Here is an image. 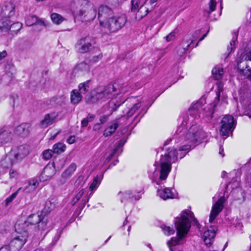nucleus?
<instances>
[{
    "mask_svg": "<svg viewBox=\"0 0 251 251\" xmlns=\"http://www.w3.org/2000/svg\"><path fill=\"white\" fill-rule=\"evenodd\" d=\"M238 31L234 33L232 39L230 42V46L227 47V50L229 51V54L232 52L235 49V42L237 40Z\"/></svg>",
    "mask_w": 251,
    "mask_h": 251,
    "instance_id": "obj_40",
    "label": "nucleus"
},
{
    "mask_svg": "<svg viewBox=\"0 0 251 251\" xmlns=\"http://www.w3.org/2000/svg\"><path fill=\"white\" fill-rule=\"evenodd\" d=\"M43 214L41 213L40 215L37 214H32L30 215L27 218L26 222H27L28 225H37V223L41 220V218L43 216Z\"/></svg>",
    "mask_w": 251,
    "mask_h": 251,
    "instance_id": "obj_28",
    "label": "nucleus"
},
{
    "mask_svg": "<svg viewBox=\"0 0 251 251\" xmlns=\"http://www.w3.org/2000/svg\"><path fill=\"white\" fill-rule=\"evenodd\" d=\"M12 139V131L7 126L0 127V145L7 143Z\"/></svg>",
    "mask_w": 251,
    "mask_h": 251,
    "instance_id": "obj_14",
    "label": "nucleus"
},
{
    "mask_svg": "<svg viewBox=\"0 0 251 251\" xmlns=\"http://www.w3.org/2000/svg\"><path fill=\"white\" fill-rule=\"evenodd\" d=\"M216 232L214 228L211 227V229H207L203 233V241L206 246L211 245L215 237Z\"/></svg>",
    "mask_w": 251,
    "mask_h": 251,
    "instance_id": "obj_17",
    "label": "nucleus"
},
{
    "mask_svg": "<svg viewBox=\"0 0 251 251\" xmlns=\"http://www.w3.org/2000/svg\"><path fill=\"white\" fill-rule=\"evenodd\" d=\"M141 106V103L140 102L134 103L132 106L129 108L127 112V117H131L135 112Z\"/></svg>",
    "mask_w": 251,
    "mask_h": 251,
    "instance_id": "obj_35",
    "label": "nucleus"
},
{
    "mask_svg": "<svg viewBox=\"0 0 251 251\" xmlns=\"http://www.w3.org/2000/svg\"><path fill=\"white\" fill-rule=\"evenodd\" d=\"M50 18L52 22L56 25L60 24L65 20L60 15L56 13H52Z\"/></svg>",
    "mask_w": 251,
    "mask_h": 251,
    "instance_id": "obj_34",
    "label": "nucleus"
},
{
    "mask_svg": "<svg viewBox=\"0 0 251 251\" xmlns=\"http://www.w3.org/2000/svg\"><path fill=\"white\" fill-rule=\"evenodd\" d=\"M113 15V10L107 6L102 5L98 9V18L100 25L103 27Z\"/></svg>",
    "mask_w": 251,
    "mask_h": 251,
    "instance_id": "obj_10",
    "label": "nucleus"
},
{
    "mask_svg": "<svg viewBox=\"0 0 251 251\" xmlns=\"http://www.w3.org/2000/svg\"><path fill=\"white\" fill-rule=\"evenodd\" d=\"M176 230L177 238L173 237L168 241L167 245L170 251H176V245L179 244L180 241L188 233L191 227V224L200 229L201 225L197 220L194 217L191 211H182L180 216L176 218L174 222Z\"/></svg>",
    "mask_w": 251,
    "mask_h": 251,
    "instance_id": "obj_1",
    "label": "nucleus"
},
{
    "mask_svg": "<svg viewBox=\"0 0 251 251\" xmlns=\"http://www.w3.org/2000/svg\"><path fill=\"white\" fill-rule=\"evenodd\" d=\"M226 201L225 198L222 197L218 201L213 205L211 211L209 222L212 223L224 208V203Z\"/></svg>",
    "mask_w": 251,
    "mask_h": 251,
    "instance_id": "obj_11",
    "label": "nucleus"
},
{
    "mask_svg": "<svg viewBox=\"0 0 251 251\" xmlns=\"http://www.w3.org/2000/svg\"><path fill=\"white\" fill-rule=\"evenodd\" d=\"M39 229L44 230L46 229L47 226V217L43 215L41 218V220L37 224Z\"/></svg>",
    "mask_w": 251,
    "mask_h": 251,
    "instance_id": "obj_36",
    "label": "nucleus"
},
{
    "mask_svg": "<svg viewBox=\"0 0 251 251\" xmlns=\"http://www.w3.org/2000/svg\"><path fill=\"white\" fill-rule=\"evenodd\" d=\"M76 166L75 163H72L67 169H66L62 174V177L67 178L72 176L73 173L75 171Z\"/></svg>",
    "mask_w": 251,
    "mask_h": 251,
    "instance_id": "obj_26",
    "label": "nucleus"
},
{
    "mask_svg": "<svg viewBox=\"0 0 251 251\" xmlns=\"http://www.w3.org/2000/svg\"><path fill=\"white\" fill-rule=\"evenodd\" d=\"M7 56V52L6 50H3L2 51H0V60H2L3 58H5Z\"/></svg>",
    "mask_w": 251,
    "mask_h": 251,
    "instance_id": "obj_60",
    "label": "nucleus"
},
{
    "mask_svg": "<svg viewBox=\"0 0 251 251\" xmlns=\"http://www.w3.org/2000/svg\"><path fill=\"white\" fill-rule=\"evenodd\" d=\"M126 140H125L124 139H122L120 140L118 145L116 147L117 149V150L121 147L124 146V145L126 142Z\"/></svg>",
    "mask_w": 251,
    "mask_h": 251,
    "instance_id": "obj_56",
    "label": "nucleus"
},
{
    "mask_svg": "<svg viewBox=\"0 0 251 251\" xmlns=\"http://www.w3.org/2000/svg\"><path fill=\"white\" fill-rule=\"evenodd\" d=\"M23 25L20 22H15L10 25V30L14 33H17L22 28Z\"/></svg>",
    "mask_w": 251,
    "mask_h": 251,
    "instance_id": "obj_42",
    "label": "nucleus"
},
{
    "mask_svg": "<svg viewBox=\"0 0 251 251\" xmlns=\"http://www.w3.org/2000/svg\"><path fill=\"white\" fill-rule=\"evenodd\" d=\"M66 149V146L62 143H58L55 144L53 146V153L59 154L65 151Z\"/></svg>",
    "mask_w": 251,
    "mask_h": 251,
    "instance_id": "obj_33",
    "label": "nucleus"
},
{
    "mask_svg": "<svg viewBox=\"0 0 251 251\" xmlns=\"http://www.w3.org/2000/svg\"><path fill=\"white\" fill-rule=\"evenodd\" d=\"M220 100V93H217V96L212 103L211 107H210V112L213 114L214 113V108L217 106L218 103L219 102Z\"/></svg>",
    "mask_w": 251,
    "mask_h": 251,
    "instance_id": "obj_45",
    "label": "nucleus"
},
{
    "mask_svg": "<svg viewBox=\"0 0 251 251\" xmlns=\"http://www.w3.org/2000/svg\"><path fill=\"white\" fill-rule=\"evenodd\" d=\"M10 18L1 17L0 19V29L2 31H7L10 29V25L11 23Z\"/></svg>",
    "mask_w": 251,
    "mask_h": 251,
    "instance_id": "obj_25",
    "label": "nucleus"
},
{
    "mask_svg": "<svg viewBox=\"0 0 251 251\" xmlns=\"http://www.w3.org/2000/svg\"><path fill=\"white\" fill-rule=\"evenodd\" d=\"M102 57V54L100 53L98 55H96L93 57V58L91 59V61L93 62H97L99 60L101 59Z\"/></svg>",
    "mask_w": 251,
    "mask_h": 251,
    "instance_id": "obj_53",
    "label": "nucleus"
},
{
    "mask_svg": "<svg viewBox=\"0 0 251 251\" xmlns=\"http://www.w3.org/2000/svg\"><path fill=\"white\" fill-rule=\"evenodd\" d=\"M7 229L5 228V226L3 224L0 225V232L2 233H4L6 232Z\"/></svg>",
    "mask_w": 251,
    "mask_h": 251,
    "instance_id": "obj_63",
    "label": "nucleus"
},
{
    "mask_svg": "<svg viewBox=\"0 0 251 251\" xmlns=\"http://www.w3.org/2000/svg\"><path fill=\"white\" fill-rule=\"evenodd\" d=\"M76 68L78 70L85 72H88L90 70L89 65L85 62L79 63L77 65Z\"/></svg>",
    "mask_w": 251,
    "mask_h": 251,
    "instance_id": "obj_44",
    "label": "nucleus"
},
{
    "mask_svg": "<svg viewBox=\"0 0 251 251\" xmlns=\"http://www.w3.org/2000/svg\"><path fill=\"white\" fill-rule=\"evenodd\" d=\"M202 106V102L201 101H199L197 103L193 104L189 109V111L190 112L196 111L197 114H201V111L204 109Z\"/></svg>",
    "mask_w": 251,
    "mask_h": 251,
    "instance_id": "obj_32",
    "label": "nucleus"
},
{
    "mask_svg": "<svg viewBox=\"0 0 251 251\" xmlns=\"http://www.w3.org/2000/svg\"><path fill=\"white\" fill-rule=\"evenodd\" d=\"M89 122L88 121V119H86V118L83 119L81 121L82 126L86 127L87 126Z\"/></svg>",
    "mask_w": 251,
    "mask_h": 251,
    "instance_id": "obj_61",
    "label": "nucleus"
},
{
    "mask_svg": "<svg viewBox=\"0 0 251 251\" xmlns=\"http://www.w3.org/2000/svg\"><path fill=\"white\" fill-rule=\"evenodd\" d=\"M89 81H86L84 82L79 84L78 85V91L81 94H85L89 90Z\"/></svg>",
    "mask_w": 251,
    "mask_h": 251,
    "instance_id": "obj_38",
    "label": "nucleus"
},
{
    "mask_svg": "<svg viewBox=\"0 0 251 251\" xmlns=\"http://www.w3.org/2000/svg\"><path fill=\"white\" fill-rule=\"evenodd\" d=\"M95 44L94 39L90 36H86L79 39L75 44L77 51L80 53H85L90 51Z\"/></svg>",
    "mask_w": 251,
    "mask_h": 251,
    "instance_id": "obj_8",
    "label": "nucleus"
},
{
    "mask_svg": "<svg viewBox=\"0 0 251 251\" xmlns=\"http://www.w3.org/2000/svg\"><path fill=\"white\" fill-rule=\"evenodd\" d=\"M25 24L27 26H31L35 25H45L44 22L38 20V18L34 15L29 16L26 18Z\"/></svg>",
    "mask_w": 251,
    "mask_h": 251,
    "instance_id": "obj_20",
    "label": "nucleus"
},
{
    "mask_svg": "<svg viewBox=\"0 0 251 251\" xmlns=\"http://www.w3.org/2000/svg\"><path fill=\"white\" fill-rule=\"evenodd\" d=\"M119 194L121 195V202H122L125 200H139V198H137L135 196L133 195L132 192L130 191H126L124 193H120Z\"/></svg>",
    "mask_w": 251,
    "mask_h": 251,
    "instance_id": "obj_29",
    "label": "nucleus"
},
{
    "mask_svg": "<svg viewBox=\"0 0 251 251\" xmlns=\"http://www.w3.org/2000/svg\"><path fill=\"white\" fill-rule=\"evenodd\" d=\"M177 33L176 29H175L174 31L171 32L169 34L166 36V40L168 42L171 41L174 38L176 34Z\"/></svg>",
    "mask_w": 251,
    "mask_h": 251,
    "instance_id": "obj_50",
    "label": "nucleus"
},
{
    "mask_svg": "<svg viewBox=\"0 0 251 251\" xmlns=\"http://www.w3.org/2000/svg\"><path fill=\"white\" fill-rule=\"evenodd\" d=\"M177 159V151L176 149L173 148H169L167 152L160 159V175L161 180H165L171 170V165L172 163L175 162Z\"/></svg>",
    "mask_w": 251,
    "mask_h": 251,
    "instance_id": "obj_5",
    "label": "nucleus"
},
{
    "mask_svg": "<svg viewBox=\"0 0 251 251\" xmlns=\"http://www.w3.org/2000/svg\"><path fill=\"white\" fill-rule=\"evenodd\" d=\"M10 247L8 245H5L3 246L0 249V251H9Z\"/></svg>",
    "mask_w": 251,
    "mask_h": 251,
    "instance_id": "obj_62",
    "label": "nucleus"
},
{
    "mask_svg": "<svg viewBox=\"0 0 251 251\" xmlns=\"http://www.w3.org/2000/svg\"><path fill=\"white\" fill-rule=\"evenodd\" d=\"M212 73L216 80H220L222 78L224 74L223 69L220 67H215L212 70Z\"/></svg>",
    "mask_w": 251,
    "mask_h": 251,
    "instance_id": "obj_30",
    "label": "nucleus"
},
{
    "mask_svg": "<svg viewBox=\"0 0 251 251\" xmlns=\"http://www.w3.org/2000/svg\"><path fill=\"white\" fill-rule=\"evenodd\" d=\"M243 58L245 61H251V50L244 54Z\"/></svg>",
    "mask_w": 251,
    "mask_h": 251,
    "instance_id": "obj_51",
    "label": "nucleus"
},
{
    "mask_svg": "<svg viewBox=\"0 0 251 251\" xmlns=\"http://www.w3.org/2000/svg\"><path fill=\"white\" fill-rule=\"evenodd\" d=\"M161 228H162L164 233L167 235H171L175 232V229L169 226L162 225L161 226Z\"/></svg>",
    "mask_w": 251,
    "mask_h": 251,
    "instance_id": "obj_43",
    "label": "nucleus"
},
{
    "mask_svg": "<svg viewBox=\"0 0 251 251\" xmlns=\"http://www.w3.org/2000/svg\"><path fill=\"white\" fill-rule=\"evenodd\" d=\"M120 89L116 86L110 84L107 86H100L92 91L85 97V100L88 103H94L107 100L120 93Z\"/></svg>",
    "mask_w": 251,
    "mask_h": 251,
    "instance_id": "obj_3",
    "label": "nucleus"
},
{
    "mask_svg": "<svg viewBox=\"0 0 251 251\" xmlns=\"http://www.w3.org/2000/svg\"><path fill=\"white\" fill-rule=\"evenodd\" d=\"M177 143L182 144L179 147V151H189L200 143V140L203 138L201 130L197 125H192L187 131L180 126L175 135Z\"/></svg>",
    "mask_w": 251,
    "mask_h": 251,
    "instance_id": "obj_2",
    "label": "nucleus"
},
{
    "mask_svg": "<svg viewBox=\"0 0 251 251\" xmlns=\"http://www.w3.org/2000/svg\"><path fill=\"white\" fill-rule=\"evenodd\" d=\"M102 126L99 123L96 124L93 126V130L97 131L100 130Z\"/></svg>",
    "mask_w": 251,
    "mask_h": 251,
    "instance_id": "obj_58",
    "label": "nucleus"
},
{
    "mask_svg": "<svg viewBox=\"0 0 251 251\" xmlns=\"http://www.w3.org/2000/svg\"><path fill=\"white\" fill-rule=\"evenodd\" d=\"M241 61H238L237 64V68L239 71V73L240 75H243L246 77L251 79V68H249V65L247 63H246L245 65L246 68H247V70L242 68L241 66Z\"/></svg>",
    "mask_w": 251,
    "mask_h": 251,
    "instance_id": "obj_23",
    "label": "nucleus"
},
{
    "mask_svg": "<svg viewBox=\"0 0 251 251\" xmlns=\"http://www.w3.org/2000/svg\"><path fill=\"white\" fill-rule=\"evenodd\" d=\"M28 151L25 147L21 146L19 149V152L15 154L14 157H11L10 155H6L0 161V165L3 168H9L14 163L15 159H21L26 156Z\"/></svg>",
    "mask_w": 251,
    "mask_h": 251,
    "instance_id": "obj_7",
    "label": "nucleus"
},
{
    "mask_svg": "<svg viewBox=\"0 0 251 251\" xmlns=\"http://www.w3.org/2000/svg\"><path fill=\"white\" fill-rule=\"evenodd\" d=\"M82 100L80 93L77 90H73L71 94V101L74 104H78Z\"/></svg>",
    "mask_w": 251,
    "mask_h": 251,
    "instance_id": "obj_24",
    "label": "nucleus"
},
{
    "mask_svg": "<svg viewBox=\"0 0 251 251\" xmlns=\"http://www.w3.org/2000/svg\"><path fill=\"white\" fill-rule=\"evenodd\" d=\"M84 194L83 190H81L79 191L77 194L75 195V197L72 201V204L74 205L82 197Z\"/></svg>",
    "mask_w": 251,
    "mask_h": 251,
    "instance_id": "obj_46",
    "label": "nucleus"
},
{
    "mask_svg": "<svg viewBox=\"0 0 251 251\" xmlns=\"http://www.w3.org/2000/svg\"><path fill=\"white\" fill-rule=\"evenodd\" d=\"M100 181L101 179L98 176L95 177L93 180L92 182L89 186L90 190L91 191L95 190L100 184Z\"/></svg>",
    "mask_w": 251,
    "mask_h": 251,
    "instance_id": "obj_39",
    "label": "nucleus"
},
{
    "mask_svg": "<svg viewBox=\"0 0 251 251\" xmlns=\"http://www.w3.org/2000/svg\"><path fill=\"white\" fill-rule=\"evenodd\" d=\"M75 136H71L67 139V143L69 144H72L75 143Z\"/></svg>",
    "mask_w": 251,
    "mask_h": 251,
    "instance_id": "obj_55",
    "label": "nucleus"
},
{
    "mask_svg": "<svg viewBox=\"0 0 251 251\" xmlns=\"http://www.w3.org/2000/svg\"><path fill=\"white\" fill-rule=\"evenodd\" d=\"M19 190L13 193L5 200V206H7L17 196Z\"/></svg>",
    "mask_w": 251,
    "mask_h": 251,
    "instance_id": "obj_48",
    "label": "nucleus"
},
{
    "mask_svg": "<svg viewBox=\"0 0 251 251\" xmlns=\"http://www.w3.org/2000/svg\"><path fill=\"white\" fill-rule=\"evenodd\" d=\"M137 12L136 15V19L140 20L144 17L149 13L148 9H145L143 6H141L137 9Z\"/></svg>",
    "mask_w": 251,
    "mask_h": 251,
    "instance_id": "obj_37",
    "label": "nucleus"
},
{
    "mask_svg": "<svg viewBox=\"0 0 251 251\" xmlns=\"http://www.w3.org/2000/svg\"><path fill=\"white\" fill-rule=\"evenodd\" d=\"M30 128L31 126L29 124H22L16 127L15 132L18 136L25 137L29 135Z\"/></svg>",
    "mask_w": 251,
    "mask_h": 251,
    "instance_id": "obj_16",
    "label": "nucleus"
},
{
    "mask_svg": "<svg viewBox=\"0 0 251 251\" xmlns=\"http://www.w3.org/2000/svg\"><path fill=\"white\" fill-rule=\"evenodd\" d=\"M53 152L51 150H45L43 152V157L45 159L49 160L51 157Z\"/></svg>",
    "mask_w": 251,
    "mask_h": 251,
    "instance_id": "obj_47",
    "label": "nucleus"
},
{
    "mask_svg": "<svg viewBox=\"0 0 251 251\" xmlns=\"http://www.w3.org/2000/svg\"><path fill=\"white\" fill-rule=\"evenodd\" d=\"M120 124L119 122L116 121L113 124L107 127L104 131L103 135L105 137L111 136L115 132L116 130L120 126Z\"/></svg>",
    "mask_w": 251,
    "mask_h": 251,
    "instance_id": "obj_22",
    "label": "nucleus"
},
{
    "mask_svg": "<svg viewBox=\"0 0 251 251\" xmlns=\"http://www.w3.org/2000/svg\"><path fill=\"white\" fill-rule=\"evenodd\" d=\"M9 175L10 177H14L17 175V172L14 170H10L9 172Z\"/></svg>",
    "mask_w": 251,
    "mask_h": 251,
    "instance_id": "obj_64",
    "label": "nucleus"
},
{
    "mask_svg": "<svg viewBox=\"0 0 251 251\" xmlns=\"http://www.w3.org/2000/svg\"><path fill=\"white\" fill-rule=\"evenodd\" d=\"M27 237L28 234L26 233L24 234H17L10 241V245L15 248L16 250H19L26 242Z\"/></svg>",
    "mask_w": 251,
    "mask_h": 251,
    "instance_id": "obj_13",
    "label": "nucleus"
},
{
    "mask_svg": "<svg viewBox=\"0 0 251 251\" xmlns=\"http://www.w3.org/2000/svg\"><path fill=\"white\" fill-rule=\"evenodd\" d=\"M108 119V116L107 115H102L100 117L99 121L100 124L102 125L104 124Z\"/></svg>",
    "mask_w": 251,
    "mask_h": 251,
    "instance_id": "obj_52",
    "label": "nucleus"
},
{
    "mask_svg": "<svg viewBox=\"0 0 251 251\" xmlns=\"http://www.w3.org/2000/svg\"><path fill=\"white\" fill-rule=\"evenodd\" d=\"M157 195L164 200L174 198L171 190L168 188L158 190L157 191Z\"/></svg>",
    "mask_w": 251,
    "mask_h": 251,
    "instance_id": "obj_21",
    "label": "nucleus"
},
{
    "mask_svg": "<svg viewBox=\"0 0 251 251\" xmlns=\"http://www.w3.org/2000/svg\"><path fill=\"white\" fill-rule=\"evenodd\" d=\"M193 43L191 39H184L182 43L177 47V52L181 55L189 49L190 45Z\"/></svg>",
    "mask_w": 251,
    "mask_h": 251,
    "instance_id": "obj_19",
    "label": "nucleus"
},
{
    "mask_svg": "<svg viewBox=\"0 0 251 251\" xmlns=\"http://www.w3.org/2000/svg\"><path fill=\"white\" fill-rule=\"evenodd\" d=\"M126 22L127 18L124 14L113 15L103 27L107 29L105 33L110 34L118 31L125 25Z\"/></svg>",
    "mask_w": 251,
    "mask_h": 251,
    "instance_id": "obj_6",
    "label": "nucleus"
},
{
    "mask_svg": "<svg viewBox=\"0 0 251 251\" xmlns=\"http://www.w3.org/2000/svg\"><path fill=\"white\" fill-rule=\"evenodd\" d=\"M62 229H61L58 232H57V234L54 237L53 239V241L56 243L59 239L61 236V234L62 233Z\"/></svg>",
    "mask_w": 251,
    "mask_h": 251,
    "instance_id": "obj_57",
    "label": "nucleus"
},
{
    "mask_svg": "<svg viewBox=\"0 0 251 251\" xmlns=\"http://www.w3.org/2000/svg\"><path fill=\"white\" fill-rule=\"evenodd\" d=\"M222 0H210L209 3V10L207 11V13L208 14H210L211 12L215 11V10L216 9L217 1H220V7L221 9H222L223 8Z\"/></svg>",
    "mask_w": 251,
    "mask_h": 251,
    "instance_id": "obj_41",
    "label": "nucleus"
},
{
    "mask_svg": "<svg viewBox=\"0 0 251 251\" xmlns=\"http://www.w3.org/2000/svg\"><path fill=\"white\" fill-rule=\"evenodd\" d=\"M39 183L36 179H32L28 181L27 186L25 188V193H30L36 189L38 186Z\"/></svg>",
    "mask_w": 251,
    "mask_h": 251,
    "instance_id": "obj_27",
    "label": "nucleus"
},
{
    "mask_svg": "<svg viewBox=\"0 0 251 251\" xmlns=\"http://www.w3.org/2000/svg\"><path fill=\"white\" fill-rule=\"evenodd\" d=\"M15 6L11 1H5L1 6V17L11 18L15 15Z\"/></svg>",
    "mask_w": 251,
    "mask_h": 251,
    "instance_id": "obj_12",
    "label": "nucleus"
},
{
    "mask_svg": "<svg viewBox=\"0 0 251 251\" xmlns=\"http://www.w3.org/2000/svg\"><path fill=\"white\" fill-rule=\"evenodd\" d=\"M220 132L222 135H227L235 128V123L232 116L227 115L225 116L221 122Z\"/></svg>",
    "mask_w": 251,
    "mask_h": 251,
    "instance_id": "obj_9",
    "label": "nucleus"
},
{
    "mask_svg": "<svg viewBox=\"0 0 251 251\" xmlns=\"http://www.w3.org/2000/svg\"><path fill=\"white\" fill-rule=\"evenodd\" d=\"M28 224L26 221L23 222L21 220H19L15 225V231L18 234H24V233L28 234Z\"/></svg>",
    "mask_w": 251,
    "mask_h": 251,
    "instance_id": "obj_18",
    "label": "nucleus"
},
{
    "mask_svg": "<svg viewBox=\"0 0 251 251\" xmlns=\"http://www.w3.org/2000/svg\"><path fill=\"white\" fill-rule=\"evenodd\" d=\"M57 117L58 114L55 112L47 114L40 122V125L43 127H47L53 124Z\"/></svg>",
    "mask_w": 251,
    "mask_h": 251,
    "instance_id": "obj_15",
    "label": "nucleus"
},
{
    "mask_svg": "<svg viewBox=\"0 0 251 251\" xmlns=\"http://www.w3.org/2000/svg\"><path fill=\"white\" fill-rule=\"evenodd\" d=\"M73 7L75 9V12L83 17L85 21H92L97 16L96 8L88 0H75Z\"/></svg>",
    "mask_w": 251,
    "mask_h": 251,
    "instance_id": "obj_4",
    "label": "nucleus"
},
{
    "mask_svg": "<svg viewBox=\"0 0 251 251\" xmlns=\"http://www.w3.org/2000/svg\"><path fill=\"white\" fill-rule=\"evenodd\" d=\"M131 3V10L132 12H135L138 9H139V0H132Z\"/></svg>",
    "mask_w": 251,
    "mask_h": 251,
    "instance_id": "obj_49",
    "label": "nucleus"
},
{
    "mask_svg": "<svg viewBox=\"0 0 251 251\" xmlns=\"http://www.w3.org/2000/svg\"><path fill=\"white\" fill-rule=\"evenodd\" d=\"M95 116L94 115L89 114L88 115V116H87V117L86 118V119H88V121L89 122H90L94 120V119H95Z\"/></svg>",
    "mask_w": 251,
    "mask_h": 251,
    "instance_id": "obj_59",
    "label": "nucleus"
},
{
    "mask_svg": "<svg viewBox=\"0 0 251 251\" xmlns=\"http://www.w3.org/2000/svg\"><path fill=\"white\" fill-rule=\"evenodd\" d=\"M55 203L50 201H47L45 203V207L43 209L42 213L46 215L48 213L50 212L55 208Z\"/></svg>",
    "mask_w": 251,
    "mask_h": 251,
    "instance_id": "obj_31",
    "label": "nucleus"
},
{
    "mask_svg": "<svg viewBox=\"0 0 251 251\" xmlns=\"http://www.w3.org/2000/svg\"><path fill=\"white\" fill-rule=\"evenodd\" d=\"M117 151V148H115V149L110 154V155L109 156H108L107 157V158L106 159V160L107 162L109 161L111 159V158L113 157V156L115 155V154L116 153Z\"/></svg>",
    "mask_w": 251,
    "mask_h": 251,
    "instance_id": "obj_54",
    "label": "nucleus"
}]
</instances>
